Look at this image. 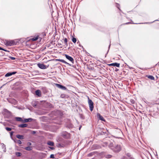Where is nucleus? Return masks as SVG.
Returning a JSON list of instances; mask_svg holds the SVG:
<instances>
[{"label":"nucleus","instance_id":"nucleus-1","mask_svg":"<svg viewBox=\"0 0 159 159\" xmlns=\"http://www.w3.org/2000/svg\"><path fill=\"white\" fill-rule=\"evenodd\" d=\"M111 149L115 152H118L121 150V147L120 145H116L114 147L111 148Z\"/></svg>","mask_w":159,"mask_h":159},{"label":"nucleus","instance_id":"nucleus-2","mask_svg":"<svg viewBox=\"0 0 159 159\" xmlns=\"http://www.w3.org/2000/svg\"><path fill=\"white\" fill-rule=\"evenodd\" d=\"M88 98V103L89 105V109L91 111H92L93 109V103L91 100L89 98V97H87Z\"/></svg>","mask_w":159,"mask_h":159},{"label":"nucleus","instance_id":"nucleus-3","mask_svg":"<svg viewBox=\"0 0 159 159\" xmlns=\"http://www.w3.org/2000/svg\"><path fill=\"white\" fill-rule=\"evenodd\" d=\"M15 42L13 40H10L7 41L6 45L7 46H12L15 45Z\"/></svg>","mask_w":159,"mask_h":159},{"label":"nucleus","instance_id":"nucleus-4","mask_svg":"<svg viewBox=\"0 0 159 159\" xmlns=\"http://www.w3.org/2000/svg\"><path fill=\"white\" fill-rule=\"evenodd\" d=\"M56 85L58 88L63 90H66L67 89L66 88L60 84H56Z\"/></svg>","mask_w":159,"mask_h":159},{"label":"nucleus","instance_id":"nucleus-5","mask_svg":"<svg viewBox=\"0 0 159 159\" xmlns=\"http://www.w3.org/2000/svg\"><path fill=\"white\" fill-rule=\"evenodd\" d=\"M37 65L39 68L41 69H45L47 68L46 66L42 64L38 63Z\"/></svg>","mask_w":159,"mask_h":159},{"label":"nucleus","instance_id":"nucleus-6","mask_svg":"<svg viewBox=\"0 0 159 159\" xmlns=\"http://www.w3.org/2000/svg\"><path fill=\"white\" fill-rule=\"evenodd\" d=\"M66 57L70 61H71L72 63H73L74 60L73 58L70 56L68 55L67 54H65Z\"/></svg>","mask_w":159,"mask_h":159},{"label":"nucleus","instance_id":"nucleus-7","mask_svg":"<svg viewBox=\"0 0 159 159\" xmlns=\"http://www.w3.org/2000/svg\"><path fill=\"white\" fill-rule=\"evenodd\" d=\"M16 73H17V72L16 71L13 72H8V73H7L5 75V77H8V76H10L13 75L15 74Z\"/></svg>","mask_w":159,"mask_h":159},{"label":"nucleus","instance_id":"nucleus-8","mask_svg":"<svg viewBox=\"0 0 159 159\" xmlns=\"http://www.w3.org/2000/svg\"><path fill=\"white\" fill-rule=\"evenodd\" d=\"M62 134L65 138H68L69 137V134L66 132L62 133Z\"/></svg>","mask_w":159,"mask_h":159},{"label":"nucleus","instance_id":"nucleus-9","mask_svg":"<svg viewBox=\"0 0 159 159\" xmlns=\"http://www.w3.org/2000/svg\"><path fill=\"white\" fill-rule=\"evenodd\" d=\"M109 66H116L117 67H119L120 64L117 63H112L108 65Z\"/></svg>","mask_w":159,"mask_h":159},{"label":"nucleus","instance_id":"nucleus-10","mask_svg":"<svg viewBox=\"0 0 159 159\" xmlns=\"http://www.w3.org/2000/svg\"><path fill=\"white\" fill-rule=\"evenodd\" d=\"M35 94L39 97H40L41 96V91L39 90H37L35 91Z\"/></svg>","mask_w":159,"mask_h":159},{"label":"nucleus","instance_id":"nucleus-11","mask_svg":"<svg viewBox=\"0 0 159 159\" xmlns=\"http://www.w3.org/2000/svg\"><path fill=\"white\" fill-rule=\"evenodd\" d=\"M28 125L26 124H23L18 125V127L20 128H25Z\"/></svg>","mask_w":159,"mask_h":159},{"label":"nucleus","instance_id":"nucleus-12","mask_svg":"<svg viewBox=\"0 0 159 159\" xmlns=\"http://www.w3.org/2000/svg\"><path fill=\"white\" fill-rule=\"evenodd\" d=\"M98 116L99 117V118L101 120L105 121V120L103 118V117L102 116L99 114H98Z\"/></svg>","mask_w":159,"mask_h":159},{"label":"nucleus","instance_id":"nucleus-13","mask_svg":"<svg viewBox=\"0 0 159 159\" xmlns=\"http://www.w3.org/2000/svg\"><path fill=\"white\" fill-rule=\"evenodd\" d=\"M17 138L20 139H24V136L22 135L18 134L16 136Z\"/></svg>","mask_w":159,"mask_h":159},{"label":"nucleus","instance_id":"nucleus-14","mask_svg":"<svg viewBox=\"0 0 159 159\" xmlns=\"http://www.w3.org/2000/svg\"><path fill=\"white\" fill-rule=\"evenodd\" d=\"M33 119L31 118L25 119L23 121L24 122H27L29 121H31Z\"/></svg>","mask_w":159,"mask_h":159},{"label":"nucleus","instance_id":"nucleus-15","mask_svg":"<svg viewBox=\"0 0 159 159\" xmlns=\"http://www.w3.org/2000/svg\"><path fill=\"white\" fill-rule=\"evenodd\" d=\"M47 144L50 146H53L54 145V143L51 141H48L47 143Z\"/></svg>","mask_w":159,"mask_h":159},{"label":"nucleus","instance_id":"nucleus-16","mask_svg":"<svg viewBox=\"0 0 159 159\" xmlns=\"http://www.w3.org/2000/svg\"><path fill=\"white\" fill-rule=\"evenodd\" d=\"M32 147L30 146H28L26 147L25 148V149L27 151H30L32 149Z\"/></svg>","mask_w":159,"mask_h":159},{"label":"nucleus","instance_id":"nucleus-17","mask_svg":"<svg viewBox=\"0 0 159 159\" xmlns=\"http://www.w3.org/2000/svg\"><path fill=\"white\" fill-rule=\"evenodd\" d=\"M147 77L149 79L151 80H154V77L152 75H147Z\"/></svg>","mask_w":159,"mask_h":159},{"label":"nucleus","instance_id":"nucleus-18","mask_svg":"<svg viewBox=\"0 0 159 159\" xmlns=\"http://www.w3.org/2000/svg\"><path fill=\"white\" fill-rule=\"evenodd\" d=\"M16 121H23V120L22 118L19 117H16Z\"/></svg>","mask_w":159,"mask_h":159},{"label":"nucleus","instance_id":"nucleus-19","mask_svg":"<svg viewBox=\"0 0 159 159\" xmlns=\"http://www.w3.org/2000/svg\"><path fill=\"white\" fill-rule=\"evenodd\" d=\"M58 60L66 64H68L66 62L65 60H64L63 59H59Z\"/></svg>","mask_w":159,"mask_h":159},{"label":"nucleus","instance_id":"nucleus-20","mask_svg":"<svg viewBox=\"0 0 159 159\" xmlns=\"http://www.w3.org/2000/svg\"><path fill=\"white\" fill-rule=\"evenodd\" d=\"M66 95L64 94H61L60 95L61 98H66Z\"/></svg>","mask_w":159,"mask_h":159},{"label":"nucleus","instance_id":"nucleus-21","mask_svg":"<svg viewBox=\"0 0 159 159\" xmlns=\"http://www.w3.org/2000/svg\"><path fill=\"white\" fill-rule=\"evenodd\" d=\"M64 42L65 45L67 46V39L66 38H65L64 39Z\"/></svg>","mask_w":159,"mask_h":159},{"label":"nucleus","instance_id":"nucleus-22","mask_svg":"<svg viewBox=\"0 0 159 159\" xmlns=\"http://www.w3.org/2000/svg\"><path fill=\"white\" fill-rule=\"evenodd\" d=\"M16 154L17 155V156L20 157L21 155V153L19 152H16Z\"/></svg>","mask_w":159,"mask_h":159},{"label":"nucleus","instance_id":"nucleus-23","mask_svg":"<svg viewBox=\"0 0 159 159\" xmlns=\"http://www.w3.org/2000/svg\"><path fill=\"white\" fill-rule=\"evenodd\" d=\"M72 42L74 43H76V41H77L76 39L75 38H73L72 39Z\"/></svg>","mask_w":159,"mask_h":159},{"label":"nucleus","instance_id":"nucleus-24","mask_svg":"<svg viewBox=\"0 0 159 159\" xmlns=\"http://www.w3.org/2000/svg\"><path fill=\"white\" fill-rule=\"evenodd\" d=\"M109 147L111 149V148L114 147L112 143H110L108 145Z\"/></svg>","mask_w":159,"mask_h":159},{"label":"nucleus","instance_id":"nucleus-25","mask_svg":"<svg viewBox=\"0 0 159 159\" xmlns=\"http://www.w3.org/2000/svg\"><path fill=\"white\" fill-rule=\"evenodd\" d=\"M57 146L58 148H61L62 147V146L60 144V143H57L56 145Z\"/></svg>","mask_w":159,"mask_h":159},{"label":"nucleus","instance_id":"nucleus-26","mask_svg":"<svg viewBox=\"0 0 159 159\" xmlns=\"http://www.w3.org/2000/svg\"><path fill=\"white\" fill-rule=\"evenodd\" d=\"M5 129H6V130H7V131H10L11 130V129L9 127H7L5 128Z\"/></svg>","mask_w":159,"mask_h":159},{"label":"nucleus","instance_id":"nucleus-27","mask_svg":"<svg viewBox=\"0 0 159 159\" xmlns=\"http://www.w3.org/2000/svg\"><path fill=\"white\" fill-rule=\"evenodd\" d=\"M106 157L107 158H110L111 157V156L110 155H107L106 156Z\"/></svg>","mask_w":159,"mask_h":159},{"label":"nucleus","instance_id":"nucleus-28","mask_svg":"<svg viewBox=\"0 0 159 159\" xmlns=\"http://www.w3.org/2000/svg\"><path fill=\"white\" fill-rule=\"evenodd\" d=\"M38 39V38L37 37H34L32 39V40L34 41H35L37 40Z\"/></svg>","mask_w":159,"mask_h":159},{"label":"nucleus","instance_id":"nucleus-29","mask_svg":"<svg viewBox=\"0 0 159 159\" xmlns=\"http://www.w3.org/2000/svg\"><path fill=\"white\" fill-rule=\"evenodd\" d=\"M107 144L108 143L107 142H104L103 144V146L104 147H106L107 145Z\"/></svg>","mask_w":159,"mask_h":159},{"label":"nucleus","instance_id":"nucleus-30","mask_svg":"<svg viewBox=\"0 0 159 159\" xmlns=\"http://www.w3.org/2000/svg\"><path fill=\"white\" fill-rule=\"evenodd\" d=\"M130 102L132 104H134L135 103V101L133 99H131L130 100Z\"/></svg>","mask_w":159,"mask_h":159},{"label":"nucleus","instance_id":"nucleus-31","mask_svg":"<svg viewBox=\"0 0 159 159\" xmlns=\"http://www.w3.org/2000/svg\"><path fill=\"white\" fill-rule=\"evenodd\" d=\"M17 142L19 144H21L22 143L21 141L20 140H18L17 141Z\"/></svg>","mask_w":159,"mask_h":159},{"label":"nucleus","instance_id":"nucleus-32","mask_svg":"<svg viewBox=\"0 0 159 159\" xmlns=\"http://www.w3.org/2000/svg\"><path fill=\"white\" fill-rule=\"evenodd\" d=\"M0 50H2L6 52H7L8 51L5 49H4L3 48L0 47Z\"/></svg>","mask_w":159,"mask_h":159},{"label":"nucleus","instance_id":"nucleus-33","mask_svg":"<svg viewBox=\"0 0 159 159\" xmlns=\"http://www.w3.org/2000/svg\"><path fill=\"white\" fill-rule=\"evenodd\" d=\"M50 157L51 158H54V155L53 154H51L50 155Z\"/></svg>","mask_w":159,"mask_h":159},{"label":"nucleus","instance_id":"nucleus-34","mask_svg":"<svg viewBox=\"0 0 159 159\" xmlns=\"http://www.w3.org/2000/svg\"><path fill=\"white\" fill-rule=\"evenodd\" d=\"M27 144L28 146H31L32 145L31 143L30 142H28Z\"/></svg>","mask_w":159,"mask_h":159},{"label":"nucleus","instance_id":"nucleus-35","mask_svg":"<svg viewBox=\"0 0 159 159\" xmlns=\"http://www.w3.org/2000/svg\"><path fill=\"white\" fill-rule=\"evenodd\" d=\"M49 148H50V149H51L52 150H54L55 149L54 148L52 147H50Z\"/></svg>","mask_w":159,"mask_h":159},{"label":"nucleus","instance_id":"nucleus-36","mask_svg":"<svg viewBox=\"0 0 159 159\" xmlns=\"http://www.w3.org/2000/svg\"><path fill=\"white\" fill-rule=\"evenodd\" d=\"M122 159H129L128 158L126 157H124Z\"/></svg>","mask_w":159,"mask_h":159},{"label":"nucleus","instance_id":"nucleus-37","mask_svg":"<svg viewBox=\"0 0 159 159\" xmlns=\"http://www.w3.org/2000/svg\"><path fill=\"white\" fill-rule=\"evenodd\" d=\"M11 59L12 60H15V58L14 57H11Z\"/></svg>","mask_w":159,"mask_h":159},{"label":"nucleus","instance_id":"nucleus-38","mask_svg":"<svg viewBox=\"0 0 159 159\" xmlns=\"http://www.w3.org/2000/svg\"><path fill=\"white\" fill-rule=\"evenodd\" d=\"M13 133V132H11L10 133V135H12Z\"/></svg>","mask_w":159,"mask_h":159},{"label":"nucleus","instance_id":"nucleus-39","mask_svg":"<svg viewBox=\"0 0 159 159\" xmlns=\"http://www.w3.org/2000/svg\"><path fill=\"white\" fill-rule=\"evenodd\" d=\"M81 126H80V127H79V129L80 130V128H81Z\"/></svg>","mask_w":159,"mask_h":159},{"label":"nucleus","instance_id":"nucleus-40","mask_svg":"<svg viewBox=\"0 0 159 159\" xmlns=\"http://www.w3.org/2000/svg\"><path fill=\"white\" fill-rule=\"evenodd\" d=\"M129 22H128V23H126V24H129Z\"/></svg>","mask_w":159,"mask_h":159},{"label":"nucleus","instance_id":"nucleus-41","mask_svg":"<svg viewBox=\"0 0 159 159\" xmlns=\"http://www.w3.org/2000/svg\"><path fill=\"white\" fill-rule=\"evenodd\" d=\"M110 45H109V48H110Z\"/></svg>","mask_w":159,"mask_h":159}]
</instances>
